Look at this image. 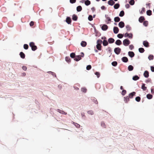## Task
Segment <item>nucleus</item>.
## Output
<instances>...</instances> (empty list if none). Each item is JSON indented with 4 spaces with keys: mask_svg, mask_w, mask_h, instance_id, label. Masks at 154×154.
Returning <instances> with one entry per match:
<instances>
[{
    "mask_svg": "<svg viewBox=\"0 0 154 154\" xmlns=\"http://www.w3.org/2000/svg\"><path fill=\"white\" fill-rule=\"evenodd\" d=\"M29 46L31 48V50L33 51H35L37 49V46L35 45V43L33 42H29Z\"/></svg>",
    "mask_w": 154,
    "mask_h": 154,
    "instance_id": "1",
    "label": "nucleus"
},
{
    "mask_svg": "<svg viewBox=\"0 0 154 154\" xmlns=\"http://www.w3.org/2000/svg\"><path fill=\"white\" fill-rule=\"evenodd\" d=\"M131 43V41L128 38L124 39L123 41V44L125 46H128Z\"/></svg>",
    "mask_w": 154,
    "mask_h": 154,
    "instance_id": "2",
    "label": "nucleus"
},
{
    "mask_svg": "<svg viewBox=\"0 0 154 154\" xmlns=\"http://www.w3.org/2000/svg\"><path fill=\"white\" fill-rule=\"evenodd\" d=\"M100 26L101 29L103 31H106L108 28V26L105 24H100Z\"/></svg>",
    "mask_w": 154,
    "mask_h": 154,
    "instance_id": "3",
    "label": "nucleus"
},
{
    "mask_svg": "<svg viewBox=\"0 0 154 154\" xmlns=\"http://www.w3.org/2000/svg\"><path fill=\"white\" fill-rule=\"evenodd\" d=\"M121 51V49L118 47L115 48L114 49V52L117 55H119Z\"/></svg>",
    "mask_w": 154,
    "mask_h": 154,
    "instance_id": "4",
    "label": "nucleus"
},
{
    "mask_svg": "<svg viewBox=\"0 0 154 154\" xmlns=\"http://www.w3.org/2000/svg\"><path fill=\"white\" fill-rule=\"evenodd\" d=\"M64 21H65L68 24L71 25L72 20L70 17H66V19L64 20Z\"/></svg>",
    "mask_w": 154,
    "mask_h": 154,
    "instance_id": "5",
    "label": "nucleus"
},
{
    "mask_svg": "<svg viewBox=\"0 0 154 154\" xmlns=\"http://www.w3.org/2000/svg\"><path fill=\"white\" fill-rule=\"evenodd\" d=\"M143 44L144 46L146 48H148L149 47V44L147 40H145L143 42Z\"/></svg>",
    "mask_w": 154,
    "mask_h": 154,
    "instance_id": "6",
    "label": "nucleus"
},
{
    "mask_svg": "<svg viewBox=\"0 0 154 154\" xmlns=\"http://www.w3.org/2000/svg\"><path fill=\"white\" fill-rule=\"evenodd\" d=\"M136 92L133 91L129 94L128 97L129 98L132 99L133 98L134 96H136Z\"/></svg>",
    "mask_w": 154,
    "mask_h": 154,
    "instance_id": "7",
    "label": "nucleus"
},
{
    "mask_svg": "<svg viewBox=\"0 0 154 154\" xmlns=\"http://www.w3.org/2000/svg\"><path fill=\"white\" fill-rule=\"evenodd\" d=\"M119 31V28L116 26H114L113 28V32L115 34H117L118 33Z\"/></svg>",
    "mask_w": 154,
    "mask_h": 154,
    "instance_id": "8",
    "label": "nucleus"
},
{
    "mask_svg": "<svg viewBox=\"0 0 154 154\" xmlns=\"http://www.w3.org/2000/svg\"><path fill=\"white\" fill-rule=\"evenodd\" d=\"M118 26L121 28H122L124 27L125 26L124 22L123 21L119 22L118 24Z\"/></svg>",
    "mask_w": 154,
    "mask_h": 154,
    "instance_id": "9",
    "label": "nucleus"
},
{
    "mask_svg": "<svg viewBox=\"0 0 154 154\" xmlns=\"http://www.w3.org/2000/svg\"><path fill=\"white\" fill-rule=\"evenodd\" d=\"M128 55L130 57L132 58L134 57L135 56V54L133 51H129L128 52Z\"/></svg>",
    "mask_w": 154,
    "mask_h": 154,
    "instance_id": "10",
    "label": "nucleus"
},
{
    "mask_svg": "<svg viewBox=\"0 0 154 154\" xmlns=\"http://www.w3.org/2000/svg\"><path fill=\"white\" fill-rule=\"evenodd\" d=\"M82 59V58L81 57L80 55H75V57L74 59V60L78 62L79 61Z\"/></svg>",
    "mask_w": 154,
    "mask_h": 154,
    "instance_id": "11",
    "label": "nucleus"
},
{
    "mask_svg": "<svg viewBox=\"0 0 154 154\" xmlns=\"http://www.w3.org/2000/svg\"><path fill=\"white\" fill-rule=\"evenodd\" d=\"M149 72L148 71L146 70L144 71L143 75L145 78H148L149 76Z\"/></svg>",
    "mask_w": 154,
    "mask_h": 154,
    "instance_id": "12",
    "label": "nucleus"
},
{
    "mask_svg": "<svg viewBox=\"0 0 154 154\" xmlns=\"http://www.w3.org/2000/svg\"><path fill=\"white\" fill-rule=\"evenodd\" d=\"M94 33L95 34V35L96 36L99 37L101 35V33L99 32L96 29H94Z\"/></svg>",
    "mask_w": 154,
    "mask_h": 154,
    "instance_id": "13",
    "label": "nucleus"
},
{
    "mask_svg": "<svg viewBox=\"0 0 154 154\" xmlns=\"http://www.w3.org/2000/svg\"><path fill=\"white\" fill-rule=\"evenodd\" d=\"M100 41L99 40H97V45H96V48L99 51H101L102 50V46H100L98 45V42Z\"/></svg>",
    "mask_w": 154,
    "mask_h": 154,
    "instance_id": "14",
    "label": "nucleus"
},
{
    "mask_svg": "<svg viewBox=\"0 0 154 154\" xmlns=\"http://www.w3.org/2000/svg\"><path fill=\"white\" fill-rule=\"evenodd\" d=\"M122 61L124 63H126L128 61V58L126 57H123L121 58Z\"/></svg>",
    "mask_w": 154,
    "mask_h": 154,
    "instance_id": "15",
    "label": "nucleus"
},
{
    "mask_svg": "<svg viewBox=\"0 0 154 154\" xmlns=\"http://www.w3.org/2000/svg\"><path fill=\"white\" fill-rule=\"evenodd\" d=\"M78 19V17L77 15L75 14H73L72 16V19L74 21H76Z\"/></svg>",
    "mask_w": 154,
    "mask_h": 154,
    "instance_id": "16",
    "label": "nucleus"
},
{
    "mask_svg": "<svg viewBox=\"0 0 154 154\" xmlns=\"http://www.w3.org/2000/svg\"><path fill=\"white\" fill-rule=\"evenodd\" d=\"M80 45L82 47H85L86 46L87 43L85 41H82L81 42Z\"/></svg>",
    "mask_w": 154,
    "mask_h": 154,
    "instance_id": "17",
    "label": "nucleus"
},
{
    "mask_svg": "<svg viewBox=\"0 0 154 154\" xmlns=\"http://www.w3.org/2000/svg\"><path fill=\"white\" fill-rule=\"evenodd\" d=\"M115 3V2L113 0H109L107 2V4L109 5L112 6Z\"/></svg>",
    "mask_w": 154,
    "mask_h": 154,
    "instance_id": "18",
    "label": "nucleus"
},
{
    "mask_svg": "<svg viewBox=\"0 0 154 154\" xmlns=\"http://www.w3.org/2000/svg\"><path fill=\"white\" fill-rule=\"evenodd\" d=\"M145 20V18L143 16H141L139 18L138 21L140 23H142L143 21Z\"/></svg>",
    "mask_w": 154,
    "mask_h": 154,
    "instance_id": "19",
    "label": "nucleus"
},
{
    "mask_svg": "<svg viewBox=\"0 0 154 154\" xmlns=\"http://www.w3.org/2000/svg\"><path fill=\"white\" fill-rule=\"evenodd\" d=\"M115 39L112 38H109L108 40L109 43L112 44L113 43L115 42Z\"/></svg>",
    "mask_w": 154,
    "mask_h": 154,
    "instance_id": "20",
    "label": "nucleus"
},
{
    "mask_svg": "<svg viewBox=\"0 0 154 154\" xmlns=\"http://www.w3.org/2000/svg\"><path fill=\"white\" fill-rule=\"evenodd\" d=\"M57 111L59 113H61L63 114L66 115L67 114V112H65L63 110H61L60 109H57Z\"/></svg>",
    "mask_w": 154,
    "mask_h": 154,
    "instance_id": "21",
    "label": "nucleus"
},
{
    "mask_svg": "<svg viewBox=\"0 0 154 154\" xmlns=\"http://www.w3.org/2000/svg\"><path fill=\"white\" fill-rule=\"evenodd\" d=\"M19 55L20 57L22 59H24L25 57V54L23 52H20L19 53Z\"/></svg>",
    "mask_w": 154,
    "mask_h": 154,
    "instance_id": "22",
    "label": "nucleus"
},
{
    "mask_svg": "<svg viewBox=\"0 0 154 154\" xmlns=\"http://www.w3.org/2000/svg\"><path fill=\"white\" fill-rule=\"evenodd\" d=\"M115 44L118 46H119L122 44V42L120 40L118 39L116 41Z\"/></svg>",
    "mask_w": 154,
    "mask_h": 154,
    "instance_id": "23",
    "label": "nucleus"
},
{
    "mask_svg": "<svg viewBox=\"0 0 154 154\" xmlns=\"http://www.w3.org/2000/svg\"><path fill=\"white\" fill-rule=\"evenodd\" d=\"M102 43L103 45L104 46H106L108 45L109 44V43L108 41H107V40L106 39H104L103 40Z\"/></svg>",
    "mask_w": 154,
    "mask_h": 154,
    "instance_id": "24",
    "label": "nucleus"
},
{
    "mask_svg": "<svg viewBox=\"0 0 154 154\" xmlns=\"http://www.w3.org/2000/svg\"><path fill=\"white\" fill-rule=\"evenodd\" d=\"M111 20V19L109 17H107L105 20V22L107 24H109L110 23Z\"/></svg>",
    "mask_w": 154,
    "mask_h": 154,
    "instance_id": "25",
    "label": "nucleus"
},
{
    "mask_svg": "<svg viewBox=\"0 0 154 154\" xmlns=\"http://www.w3.org/2000/svg\"><path fill=\"white\" fill-rule=\"evenodd\" d=\"M120 4L118 3L115 4L114 5L113 7L115 9H117L120 7Z\"/></svg>",
    "mask_w": 154,
    "mask_h": 154,
    "instance_id": "26",
    "label": "nucleus"
},
{
    "mask_svg": "<svg viewBox=\"0 0 154 154\" xmlns=\"http://www.w3.org/2000/svg\"><path fill=\"white\" fill-rule=\"evenodd\" d=\"M91 99L94 103L96 104H98V102L96 98L95 97H91Z\"/></svg>",
    "mask_w": 154,
    "mask_h": 154,
    "instance_id": "27",
    "label": "nucleus"
},
{
    "mask_svg": "<svg viewBox=\"0 0 154 154\" xmlns=\"http://www.w3.org/2000/svg\"><path fill=\"white\" fill-rule=\"evenodd\" d=\"M66 61L68 63L71 62V59L69 56H66L65 58Z\"/></svg>",
    "mask_w": 154,
    "mask_h": 154,
    "instance_id": "28",
    "label": "nucleus"
},
{
    "mask_svg": "<svg viewBox=\"0 0 154 154\" xmlns=\"http://www.w3.org/2000/svg\"><path fill=\"white\" fill-rule=\"evenodd\" d=\"M134 69V66L132 65H129L128 67V69L129 71H131L133 70Z\"/></svg>",
    "mask_w": 154,
    "mask_h": 154,
    "instance_id": "29",
    "label": "nucleus"
},
{
    "mask_svg": "<svg viewBox=\"0 0 154 154\" xmlns=\"http://www.w3.org/2000/svg\"><path fill=\"white\" fill-rule=\"evenodd\" d=\"M140 79V77H139V76L137 75H135L134 76H133L132 77V79L134 81H137V80H138Z\"/></svg>",
    "mask_w": 154,
    "mask_h": 154,
    "instance_id": "30",
    "label": "nucleus"
},
{
    "mask_svg": "<svg viewBox=\"0 0 154 154\" xmlns=\"http://www.w3.org/2000/svg\"><path fill=\"white\" fill-rule=\"evenodd\" d=\"M124 101L126 103H128V102L130 100L129 97L128 96L125 97L124 98Z\"/></svg>",
    "mask_w": 154,
    "mask_h": 154,
    "instance_id": "31",
    "label": "nucleus"
},
{
    "mask_svg": "<svg viewBox=\"0 0 154 154\" xmlns=\"http://www.w3.org/2000/svg\"><path fill=\"white\" fill-rule=\"evenodd\" d=\"M146 84L145 83H143L142 84V86L141 88L143 90V91H145L147 89V87L145 86Z\"/></svg>",
    "mask_w": 154,
    "mask_h": 154,
    "instance_id": "32",
    "label": "nucleus"
},
{
    "mask_svg": "<svg viewBox=\"0 0 154 154\" xmlns=\"http://www.w3.org/2000/svg\"><path fill=\"white\" fill-rule=\"evenodd\" d=\"M153 96L150 93L147 94L146 97L147 99L150 100L152 98Z\"/></svg>",
    "mask_w": 154,
    "mask_h": 154,
    "instance_id": "33",
    "label": "nucleus"
},
{
    "mask_svg": "<svg viewBox=\"0 0 154 154\" xmlns=\"http://www.w3.org/2000/svg\"><path fill=\"white\" fill-rule=\"evenodd\" d=\"M82 10V7L81 5H79L76 7V11L78 12L81 11Z\"/></svg>",
    "mask_w": 154,
    "mask_h": 154,
    "instance_id": "34",
    "label": "nucleus"
},
{
    "mask_svg": "<svg viewBox=\"0 0 154 154\" xmlns=\"http://www.w3.org/2000/svg\"><path fill=\"white\" fill-rule=\"evenodd\" d=\"M120 20V18L119 16L116 17L114 18V21L115 22H119Z\"/></svg>",
    "mask_w": 154,
    "mask_h": 154,
    "instance_id": "35",
    "label": "nucleus"
},
{
    "mask_svg": "<svg viewBox=\"0 0 154 154\" xmlns=\"http://www.w3.org/2000/svg\"><path fill=\"white\" fill-rule=\"evenodd\" d=\"M81 91L82 92L85 93L87 92V89L86 87H83L81 88Z\"/></svg>",
    "mask_w": 154,
    "mask_h": 154,
    "instance_id": "36",
    "label": "nucleus"
},
{
    "mask_svg": "<svg viewBox=\"0 0 154 154\" xmlns=\"http://www.w3.org/2000/svg\"><path fill=\"white\" fill-rule=\"evenodd\" d=\"M125 14V13L124 11L123 10H122L120 12V13L119 14V16L120 17H123Z\"/></svg>",
    "mask_w": 154,
    "mask_h": 154,
    "instance_id": "37",
    "label": "nucleus"
},
{
    "mask_svg": "<svg viewBox=\"0 0 154 154\" xmlns=\"http://www.w3.org/2000/svg\"><path fill=\"white\" fill-rule=\"evenodd\" d=\"M145 51V50L144 48L142 47L138 49L139 52L141 53H144Z\"/></svg>",
    "mask_w": 154,
    "mask_h": 154,
    "instance_id": "38",
    "label": "nucleus"
},
{
    "mask_svg": "<svg viewBox=\"0 0 154 154\" xmlns=\"http://www.w3.org/2000/svg\"><path fill=\"white\" fill-rule=\"evenodd\" d=\"M91 4V1L89 0H85V5L87 6H89Z\"/></svg>",
    "mask_w": 154,
    "mask_h": 154,
    "instance_id": "39",
    "label": "nucleus"
},
{
    "mask_svg": "<svg viewBox=\"0 0 154 154\" xmlns=\"http://www.w3.org/2000/svg\"><path fill=\"white\" fill-rule=\"evenodd\" d=\"M146 14L149 16H150L152 15V11L150 10H147L146 12Z\"/></svg>",
    "mask_w": 154,
    "mask_h": 154,
    "instance_id": "40",
    "label": "nucleus"
},
{
    "mask_svg": "<svg viewBox=\"0 0 154 154\" xmlns=\"http://www.w3.org/2000/svg\"><path fill=\"white\" fill-rule=\"evenodd\" d=\"M148 59L149 60H151L154 59V56L152 54H150L148 57Z\"/></svg>",
    "mask_w": 154,
    "mask_h": 154,
    "instance_id": "41",
    "label": "nucleus"
},
{
    "mask_svg": "<svg viewBox=\"0 0 154 154\" xmlns=\"http://www.w3.org/2000/svg\"><path fill=\"white\" fill-rule=\"evenodd\" d=\"M148 22L147 20H145L143 23V25L145 27H147L148 25Z\"/></svg>",
    "mask_w": 154,
    "mask_h": 154,
    "instance_id": "42",
    "label": "nucleus"
},
{
    "mask_svg": "<svg viewBox=\"0 0 154 154\" xmlns=\"http://www.w3.org/2000/svg\"><path fill=\"white\" fill-rule=\"evenodd\" d=\"M126 28L127 31H129L131 29V27L129 25H127L126 26Z\"/></svg>",
    "mask_w": 154,
    "mask_h": 154,
    "instance_id": "43",
    "label": "nucleus"
},
{
    "mask_svg": "<svg viewBox=\"0 0 154 154\" xmlns=\"http://www.w3.org/2000/svg\"><path fill=\"white\" fill-rule=\"evenodd\" d=\"M75 52H72L70 54V56L72 58H74L75 57Z\"/></svg>",
    "mask_w": 154,
    "mask_h": 154,
    "instance_id": "44",
    "label": "nucleus"
},
{
    "mask_svg": "<svg viewBox=\"0 0 154 154\" xmlns=\"http://www.w3.org/2000/svg\"><path fill=\"white\" fill-rule=\"evenodd\" d=\"M111 64L112 66L115 67L117 66L118 63L116 61H113L112 62Z\"/></svg>",
    "mask_w": 154,
    "mask_h": 154,
    "instance_id": "45",
    "label": "nucleus"
},
{
    "mask_svg": "<svg viewBox=\"0 0 154 154\" xmlns=\"http://www.w3.org/2000/svg\"><path fill=\"white\" fill-rule=\"evenodd\" d=\"M133 34L130 32L129 33V35H128V38L130 39H132L133 38Z\"/></svg>",
    "mask_w": 154,
    "mask_h": 154,
    "instance_id": "46",
    "label": "nucleus"
},
{
    "mask_svg": "<svg viewBox=\"0 0 154 154\" xmlns=\"http://www.w3.org/2000/svg\"><path fill=\"white\" fill-rule=\"evenodd\" d=\"M94 74L95 75H96L97 76V77L98 78L100 77V72H97V71H96V72H94Z\"/></svg>",
    "mask_w": 154,
    "mask_h": 154,
    "instance_id": "47",
    "label": "nucleus"
},
{
    "mask_svg": "<svg viewBox=\"0 0 154 154\" xmlns=\"http://www.w3.org/2000/svg\"><path fill=\"white\" fill-rule=\"evenodd\" d=\"M72 122H73V125L75 126L76 128H79L80 127V125L73 121Z\"/></svg>",
    "mask_w": 154,
    "mask_h": 154,
    "instance_id": "48",
    "label": "nucleus"
},
{
    "mask_svg": "<svg viewBox=\"0 0 154 154\" xmlns=\"http://www.w3.org/2000/svg\"><path fill=\"white\" fill-rule=\"evenodd\" d=\"M23 47L24 49L26 50L28 49L29 47L28 44H25L23 45Z\"/></svg>",
    "mask_w": 154,
    "mask_h": 154,
    "instance_id": "49",
    "label": "nucleus"
},
{
    "mask_svg": "<svg viewBox=\"0 0 154 154\" xmlns=\"http://www.w3.org/2000/svg\"><path fill=\"white\" fill-rule=\"evenodd\" d=\"M128 2L131 5H133L134 4L135 1L134 0H130Z\"/></svg>",
    "mask_w": 154,
    "mask_h": 154,
    "instance_id": "50",
    "label": "nucleus"
},
{
    "mask_svg": "<svg viewBox=\"0 0 154 154\" xmlns=\"http://www.w3.org/2000/svg\"><path fill=\"white\" fill-rule=\"evenodd\" d=\"M135 100L137 102H140L141 100V98L140 96H137L135 97Z\"/></svg>",
    "mask_w": 154,
    "mask_h": 154,
    "instance_id": "51",
    "label": "nucleus"
},
{
    "mask_svg": "<svg viewBox=\"0 0 154 154\" xmlns=\"http://www.w3.org/2000/svg\"><path fill=\"white\" fill-rule=\"evenodd\" d=\"M107 51L109 53H110V56L109 57H110V56L112 55V48L110 47H108L107 49H106Z\"/></svg>",
    "mask_w": 154,
    "mask_h": 154,
    "instance_id": "52",
    "label": "nucleus"
},
{
    "mask_svg": "<svg viewBox=\"0 0 154 154\" xmlns=\"http://www.w3.org/2000/svg\"><path fill=\"white\" fill-rule=\"evenodd\" d=\"M88 20L89 21H91L93 20L92 16L90 14L88 15Z\"/></svg>",
    "mask_w": 154,
    "mask_h": 154,
    "instance_id": "53",
    "label": "nucleus"
},
{
    "mask_svg": "<svg viewBox=\"0 0 154 154\" xmlns=\"http://www.w3.org/2000/svg\"><path fill=\"white\" fill-rule=\"evenodd\" d=\"M146 11V10L145 8L144 7H143L141 10L140 11V14H142L144 12H145Z\"/></svg>",
    "mask_w": 154,
    "mask_h": 154,
    "instance_id": "54",
    "label": "nucleus"
},
{
    "mask_svg": "<svg viewBox=\"0 0 154 154\" xmlns=\"http://www.w3.org/2000/svg\"><path fill=\"white\" fill-rule=\"evenodd\" d=\"M117 37L118 38L121 39L123 37V34L122 33H119L117 35Z\"/></svg>",
    "mask_w": 154,
    "mask_h": 154,
    "instance_id": "55",
    "label": "nucleus"
},
{
    "mask_svg": "<svg viewBox=\"0 0 154 154\" xmlns=\"http://www.w3.org/2000/svg\"><path fill=\"white\" fill-rule=\"evenodd\" d=\"M127 93V91L125 90H123L121 92V94L124 96Z\"/></svg>",
    "mask_w": 154,
    "mask_h": 154,
    "instance_id": "56",
    "label": "nucleus"
},
{
    "mask_svg": "<svg viewBox=\"0 0 154 154\" xmlns=\"http://www.w3.org/2000/svg\"><path fill=\"white\" fill-rule=\"evenodd\" d=\"M101 125L102 127L104 128H106V125L103 121H102L101 122Z\"/></svg>",
    "mask_w": 154,
    "mask_h": 154,
    "instance_id": "57",
    "label": "nucleus"
},
{
    "mask_svg": "<svg viewBox=\"0 0 154 154\" xmlns=\"http://www.w3.org/2000/svg\"><path fill=\"white\" fill-rule=\"evenodd\" d=\"M91 65H89L87 66L86 69L88 70H89L91 68Z\"/></svg>",
    "mask_w": 154,
    "mask_h": 154,
    "instance_id": "58",
    "label": "nucleus"
},
{
    "mask_svg": "<svg viewBox=\"0 0 154 154\" xmlns=\"http://www.w3.org/2000/svg\"><path fill=\"white\" fill-rule=\"evenodd\" d=\"M145 82L147 83L149 82L151 83L152 80L150 78H149L147 79H146L145 81Z\"/></svg>",
    "mask_w": 154,
    "mask_h": 154,
    "instance_id": "59",
    "label": "nucleus"
},
{
    "mask_svg": "<svg viewBox=\"0 0 154 154\" xmlns=\"http://www.w3.org/2000/svg\"><path fill=\"white\" fill-rule=\"evenodd\" d=\"M129 33H128V32H126L125 33H123L122 34L123 35H124V36L125 38H128V35H129Z\"/></svg>",
    "mask_w": 154,
    "mask_h": 154,
    "instance_id": "60",
    "label": "nucleus"
},
{
    "mask_svg": "<svg viewBox=\"0 0 154 154\" xmlns=\"http://www.w3.org/2000/svg\"><path fill=\"white\" fill-rule=\"evenodd\" d=\"M129 48L131 50H132L134 48V45H129Z\"/></svg>",
    "mask_w": 154,
    "mask_h": 154,
    "instance_id": "61",
    "label": "nucleus"
},
{
    "mask_svg": "<svg viewBox=\"0 0 154 154\" xmlns=\"http://www.w3.org/2000/svg\"><path fill=\"white\" fill-rule=\"evenodd\" d=\"M101 9L102 10L105 11L106 10L107 8L104 5H103L101 7Z\"/></svg>",
    "mask_w": 154,
    "mask_h": 154,
    "instance_id": "62",
    "label": "nucleus"
},
{
    "mask_svg": "<svg viewBox=\"0 0 154 154\" xmlns=\"http://www.w3.org/2000/svg\"><path fill=\"white\" fill-rule=\"evenodd\" d=\"M88 113L91 115H92L94 114V112L92 110H90L88 111Z\"/></svg>",
    "mask_w": 154,
    "mask_h": 154,
    "instance_id": "63",
    "label": "nucleus"
},
{
    "mask_svg": "<svg viewBox=\"0 0 154 154\" xmlns=\"http://www.w3.org/2000/svg\"><path fill=\"white\" fill-rule=\"evenodd\" d=\"M150 69L152 72H154V66H150Z\"/></svg>",
    "mask_w": 154,
    "mask_h": 154,
    "instance_id": "64",
    "label": "nucleus"
}]
</instances>
